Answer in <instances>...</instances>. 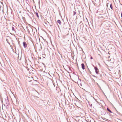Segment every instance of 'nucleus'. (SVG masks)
I'll use <instances>...</instances> for the list:
<instances>
[{
  "label": "nucleus",
  "instance_id": "9",
  "mask_svg": "<svg viewBox=\"0 0 122 122\" xmlns=\"http://www.w3.org/2000/svg\"><path fill=\"white\" fill-rule=\"evenodd\" d=\"M107 110L110 113H112V111L108 108H107Z\"/></svg>",
  "mask_w": 122,
  "mask_h": 122
},
{
  "label": "nucleus",
  "instance_id": "19",
  "mask_svg": "<svg viewBox=\"0 0 122 122\" xmlns=\"http://www.w3.org/2000/svg\"><path fill=\"white\" fill-rule=\"evenodd\" d=\"M39 59H41V57H39Z\"/></svg>",
  "mask_w": 122,
  "mask_h": 122
},
{
  "label": "nucleus",
  "instance_id": "18",
  "mask_svg": "<svg viewBox=\"0 0 122 122\" xmlns=\"http://www.w3.org/2000/svg\"><path fill=\"white\" fill-rule=\"evenodd\" d=\"M88 117H87V118H86V119H87V120H89V119H88Z\"/></svg>",
  "mask_w": 122,
  "mask_h": 122
},
{
  "label": "nucleus",
  "instance_id": "6",
  "mask_svg": "<svg viewBox=\"0 0 122 122\" xmlns=\"http://www.w3.org/2000/svg\"><path fill=\"white\" fill-rule=\"evenodd\" d=\"M110 7L111 8V9L112 10H113V7H112V3H111L110 5Z\"/></svg>",
  "mask_w": 122,
  "mask_h": 122
},
{
  "label": "nucleus",
  "instance_id": "20",
  "mask_svg": "<svg viewBox=\"0 0 122 122\" xmlns=\"http://www.w3.org/2000/svg\"><path fill=\"white\" fill-rule=\"evenodd\" d=\"M8 42V43L9 44V45H10V43L9 42Z\"/></svg>",
  "mask_w": 122,
  "mask_h": 122
},
{
  "label": "nucleus",
  "instance_id": "11",
  "mask_svg": "<svg viewBox=\"0 0 122 122\" xmlns=\"http://www.w3.org/2000/svg\"><path fill=\"white\" fill-rule=\"evenodd\" d=\"M12 30L13 31H15V29L13 27H12Z\"/></svg>",
  "mask_w": 122,
  "mask_h": 122
},
{
  "label": "nucleus",
  "instance_id": "10",
  "mask_svg": "<svg viewBox=\"0 0 122 122\" xmlns=\"http://www.w3.org/2000/svg\"><path fill=\"white\" fill-rule=\"evenodd\" d=\"M36 15L37 16V17L38 18H39V16L38 14V13L37 12H36Z\"/></svg>",
  "mask_w": 122,
  "mask_h": 122
},
{
  "label": "nucleus",
  "instance_id": "1",
  "mask_svg": "<svg viewBox=\"0 0 122 122\" xmlns=\"http://www.w3.org/2000/svg\"><path fill=\"white\" fill-rule=\"evenodd\" d=\"M3 102L4 104V105L6 107L8 106H9V100L7 98V97L5 99H4L3 101H2V102Z\"/></svg>",
  "mask_w": 122,
  "mask_h": 122
},
{
  "label": "nucleus",
  "instance_id": "21",
  "mask_svg": "<svg viewBox=\"0 0 122 122\" xmlns=\"http://www.w3.org/2000/svg\"><path fill=\"white\" fill-rule=\"evenodd\" d=\"M117 113L118 114H119V112H117Z\"/></svg>",
  "mask_w": 122,
  "mask_h": 122
},
{
  "label": "nucleus",
  "instance_id": "14",
  "mask_svg": "<svg viewBox=\"0 0 122 122\" xmlns=\"http://www.w3.org/2000/svg\"><path fill=\"white\" fill-rule=\"evenodd\" d=\"M102 112L104 114H105L106 113V112L104 111H103Z\"/></svg>",
  "mask_w": 122,
  "mask_h": 122
},
{
  "label": "nucleus",
  "instance_id": "12",
  "mask_svg": "<svg viewBox=\"0 0 122 122\" xmlns=\"http://www.w3.org/2000/svg\"><path fill=\"white\" fill-rule=\"evenodd\" d=\"M73 16L74 15L76 14V12L75 11H73Z\"/></svg>",
  "mask_w": 122,
  "mask_h": 122
},
{
  "label": "nucleus",
  "instance_id": "15",
  "mask_svg": "<svg viewBox=\"0 0 122 122\" xmlns=\"http://www.w3.org/2000/svg\"><path fill=\"white\" fill-rule=\"evenodd\" d=\"M89 106L91 107H92V104H90V103H89Z\"/></svg>",
  "mask_w": 122,
  "mask_h": 122
},
{
  "label": "nucleus",
  "instance_id": "17",
  "mask_svg": "<svg viewBox=\"0 0 122 122\" xmlns=\"http://www.w3.org/2000/svg\"><path fill=\"white\" fill-rule=\"evenodd\" d=\"M121 16L122 17V11L121 14Z\"/></svg>",
  "mask_w": 122,
  "mask_h": 122
},
{
  "label": "nucleus",
  "instance_id": "8",
  "mask_svg": "<svg viewBox=\"0 0 122 122\" xmlns=\"http://www.w3.org/2000/svg\"><path fill=\"white\" fill-rule=\"evenodd\" d=\"M58 23H59L61 25V22L60 20H58L57 21Z\"/></svg>",
  "mask_w": 122,
  "mask_h": 122
},
{
  "label": "nucleus",
  "instance_id": "3",
  "mask_svg": "<svg viewBox=\"0 0 122 122\" xmlns=\"http://www.w3.org/2000/svg\"><path fill=\"white\" fill-rule=\"evenodd\" d=\"M94 69L95 70V72L96 73L98 74H99V71H98V70L97 67L96 66H95L94 67Z\"/></svg>",
  "mask_w": 122,
  "mask_h": 122
},
{
  "label": "nucleus",
  "instance_id": "13",
  "mask_svg": "<svg viewBox=\"0 0 122 122\" xmlns=\"http://www.w3.org/2000/svg\"><path fill=\"white\" fill-rule=\"evenodd\" d=\"M0 2L1 3V5H0V8H1L2 6L1 5H2L3 6V3H2L1 2Z\"/></svg>",
  "mask_w": 122,
  "mask_h": 122
},
{
  "label": "nucleus",
  "instance_id": "16",
  "mask_svg": "<svg viewBox=\"0 0 122 122\" xmlns=\"http://www.w3.org/2000/svg\"><path fill=\"white\" fill-rule=\"evenodd\" d=\"M90 59H93V57L92 56H91L90 57Z\"/></svg>",
  "mask_w": 122,
  "mask_h": 122
},
{
  "label": "nucleus",
  "instance_id": "2",
  "mask_svg": "<svg viewBox=\"0 0 122 122\" xmlns=\"http://www.w3.org/2000/svg\"><path fill=\"white\" fill-rule=\"evenodd\" d=\"M28 31L29 34L30 33H31L32 34H34V32L33 31V29L31 27L29 28V29H28Z\"/></svg>",
  "mask_w": 122,
  "mask_h": 122
},
{
  "label": "nucleus",
  "instance_id": "23",
  "mask_svg": "<svg viewBox=\"0 0 122 122\" xmlns=\"http://www.w3.org/2000/svg\"><path fill=\"white\" fill-rule=\"evenodd\" d=\"M59 54H60V55H61V57H62L61 55L59 53Z\"/></svg>",
  "mask_w": 122,
  "mask_h": 122
},
{
  "label": "nucleus",
  "instance_id": "5",
  "mask_svg": "<svg viewBox=\"0 0 122 122\" xmlns=\"http://www.w3.org/2000/svg\"><path fill=\"white\" fill-rule=\"evenodd\" d=\"M81 67L83 70H84L85 68V65L84 63H83L81 64Z\"/></svg>",
  "mask_w": 122,
  "mask_h": 122
},
{
  "label": "nucleus",
  "instance_id": "25",
  "mask_svg": "<svg viewBox=\"0 0 122 122\" xmlns=\"http://www.w3.org/2000/svg\"><path fill=\"white\" fill-rule=\"evenodd\" d=\"M39 4H40V2H39Z\"/></svg>",
  "mask_w": 122,
  "mask_h": 122
},
{
  "label": "nucleus",
  "instance_id": "7",
  "mask_svg": "<svg viewBox=\"0 0 122 122\" xmlns=\"http://www.w3.org/2000/svg\"><path fill=\"white\" fill-rule=\"evenodd\" d=\"M15 112H16V113H15V114H18L19 113H20V112H19V110L18 109L15 110Z\"/></svg>",
  "mask_w": 122,
  "mask_h": 122
},
{
  "label": "nucleus",
  "instance_id": "22",
  "mask_svg": "<svg viewBox=\"0 0 122 122\" xmlns=\"http://www.w3.org/2000/svg\"><path fill=\"white\" fill-rule=\"evenodd\" d=\"M42 64L44 65H45V64L44 63H42Z\"/></svg>",
  "mask_w": 122,
  "mask_h": 122
},
{
  "label": "nucleus",
  "instance_id": "26",
  "mask_svg": "<svg viewBox=\"0 0 122 122\" xmlns=\"http://www.w3.org/2000/svg\"><path fill=\"white\" fill-rule=\"evenodd\" d=\"M50 26H51V25H50Z\"/></svg>",
  "mask_w": 122,
  "mask_h": 122
},
{
  "label": "nucleus",
  "instance_id": "27",
  "mask_svg": "<svg viewBox=\"0 0 122 122\" xmlns=\"http://www.w3.org/2000/svg\"><path fill=\"white\" fill-rule=\"evenodd\" d=\"M110 57V56H109V57H109V58Z\"/></svg>",
  "mask_w": 122,
  "mask_h": 122
},
{
  "label": "nucleus",
  "instance_id": "24",
  "mask_svg": "<svg viewBox=\"0 0 122 122\" xmlns=\"http://www.w3.org/2000/svg\"><path fill=\"white\" fill-rule=\"evenodd\" d=\"M78 79H79V80H80L81 81V79H79V78Z\"/></svg>",
  "mask_w": 122,
  "mask_h": 122
},
{
  "label": "nucleus",
  "instance_id": "4",
  "mask_svg": "<svg viewBox=\"0 0 122 122\" xmlns=\"http://www.w3.org/2000/svg\"><path fill=\"white\" fill-rule=\"evenodd\" d=\"M23 46L24 48H25L26 47L27 45L25 42L24 41L23 43Z\"/></svg>",
  "mask_w": 122,
  "mask_h": 122
}]
</instances>
